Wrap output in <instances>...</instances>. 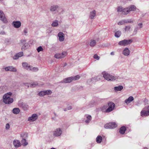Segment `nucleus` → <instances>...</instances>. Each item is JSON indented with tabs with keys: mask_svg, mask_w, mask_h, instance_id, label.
<instances>
[{
	"mask_svg": "<svg viewBox=\"0 0 149 149\" xmlns=\"http://www.w3.org/2000/svg\"><path fill=\"white\" fill-rule=\"evenodd\" d=\"M68 110H70L72 109V107L71 106H69L68 108Z\"/></svg>",
	"mask_w": 149,
	"mask_h": 149,
	"instance_id": "obj_54",
	"label": "nucleus"
},
{
	"mask_svg": "<svg viewBox=\"0 0 149 149\" xmlns=\"http://www.w3.org/2000/svg\"><path fill=\"white\" fill-rule=\"evenodd\" d=\"M121 34V31H118L115 32V36L116 38L119 37Z\"/></svg>",
	"mask_w": 149,
	"mask_h": 149,
	"instance_id": "obj_29",
	"label": "nucleus"
},
{
	"mask_svg": "<svg viewBox=\"0 0 149 149\" xmlns=\"http://www.w3.org/2000/svg\"><path fill=\"white\" fill-rule=\"evenodd\" d=\"M39 96H43L45 95V92L44 91H41L39 92L38 93Z\"/></svg>",
	"mask_w": 149,
	"mask_h": 149,
	"instance_id": "obj_41",
	"label": "nucleus"
},
{
	"mask_svg": "<svg viewBox=\"0 0 149 149\" xmlns=\"http://www.w3.org/2000/svg\"><path fill=\"white\" fill-rule=\"evenodd\" d=\"M96 14V11L95 10H94L90 12L89 17L91 19H93L95 17Z\"/></svg>",
	"mask_w": 149,
	"mask_h": 149,
	"instance_id": "obj_19",
	"label": "nucleus"
},
{
	"mask_svg": "<svg viewBox=\"0 0 149 149\" xmlns=\"http://www.w3.org/2000/svg\"><path fill=\"white\" fill-rule=\"evenodd\" d=\"M96 43L95 40H91L90 44V46L91 47H94Z\"/></svg>",
	"mask_w": 149,
	"mask_h": 149,
	"instance_id": "obj_31",
	"label": "nucleus"
},
{
	"mask_svg": "<svg viewBox=\"0 0 149 149\" xmlns=\"http://www.w3.org/2000/svg\"><path fill=\"white\" fill-rule=\"evenodd\" d=\"M21 22L19 21H13L12 22L13 25L15 28H18L21 26Z\"/></svg>",
	"mask_w": 149,
	"mask_h": 149,
	"instance_id": "obj_15",
	"label": "nucleus"
},
{
	"mask_svg": "<svg viewBox=\"0 0 149 149\" xmlns=\"http://www.w3.org/2000/svg\"><path fill=\"white\" fill-rule=\"evenodd\" d=\"M58 25V20H56L54 21L52 24V26L53 27L57 26Z\"/></svg>",
	"mask_w": 149,
	"mask_h": 149,
	"instance_id": "obj_30",
	"label": "nucleus"
},
{
	"mask_svg": "<svg viewBox=\"0 0 149 149\" xmlns=\"http://www.w3.org/2000/svg\"><path fill=\"white\" fill-rule=\"evenodd\" d=\"M0 19L4 23H6L8 22L4 14L1 10H0Z\"/></svg>",
	"mask_w": 149,
	"mask_h": 149,
	"instance_id": "obj_11",
	"label": "nucleus"
},
{
	"mask_svg": "<svg viewBox=\"0 0 149 149\" xmlns=\"http://www.w3.org/2000/svg\"><path fill=\"white\" fill-rule=\"evenodd\" d=\"M4 33V32L2 31V32H0V34H3Z\"/></svg>",
	"mask_w": 149,
	"mask_h": 149,
	"instance_id": "obj_58",
	"label": "nucleus"
},
{
	"mask_svg": "<svg viewBox=\"0 0 149 149\" xmlns=\"http://www.w3.org/2000/svg\"><path fill=\"white\" fill-rule=\"evenodd\" d=\"M19 57L22 56L23 55V52H20L17 54Z\"/></svg>",
	"mask_w": 149,
	"mask_h": 149,
	"instance_id": "obj_45",
	"label": "nucleus"
},
{
	"mask_svg": "<svg viewBox=\"0 0 149 149\" xmlns=\"http://www.w3.org/2000/svg\"><path fill=\"white\" fill-rule=\"evenodd\" d=\"M64 40V37H59V40L60 41H63Z\"/></svg>",
	"mask_w": 149,
	"mask_h": 149,
	"instance_id": "obj_48",
	"label": "nucleus"
},
{
	"mask_svg": "<svg viewBox=\"0 0 149 149\" xmlns=\"http://www.w3.org/2000/svg\"><path fill=\"white\" fill-rule=\"evenodd\" d=\"M132 42V39L124 40L119 42L118 44L120 46H126L130 44Z\"/></svg>",
	"mask_w": 149,
	"mask_h": 149,
	"instance_id": "obj_6",
	"label": "nucleus"
},
{
	"mask_svg": "<svg viewBox=\"0 0 149 149\" xmlns=\"http://www.w3.org/2000/svg\"><path fill=\"white\" fill-rule=\"evenodd\" d=\"M20 110L19 108H14L12 110L13 113L15 114H18L20 112Z\"/></svg>",
	"mask_w": 149,
	"mask_h": 149,
	"instance_id": "obj_24",
	"label": "nucleus"
},
{
	"mask_svg": "<svg viewBox=\"0 0 149 149\" xmlns=\"http://www.w3.org/2000/svg\"><path fill=\"white\" fill-rule=\"evenodd\" d=\"M39 70L38 68L37 67H32L31 71L36 72L38 71Z\"/></svg>",
	"mask_w": 149,
	"mask_h": 149,
	"instance_id": "obj_38",
	"label": "nucleus"
},
{
	"mask_svg": "<svg viewBox=\"0 0 149 149\" xmlns=\"http://www.w3.org/2000/svg\"><path fill=\"white\" fill-rule=\"evenodd\" d=\"M147 101V100H144V102H146L147 101Z\"/></svg>",
	"mask_w": 149,
	"mask_h": 149,
	"instance_id": "obj_60",
	"label": "nucleus"
},
{
	"mask_svg": "<svg viewBox=\"0 0 149 149\" xmlns=\"http://www.w3.org/2000/svg\"><path fill=\"white\" fill-rule=\"evenodd\" d=\"M123 54L125 56H129L130 53V51L127 48H125L123 51Z\"/></svg>",
	"mask_w": 149,
	"mask_h": 149,
	"instance_id": "obj_17",
	"label": "nucleus"
},
{
	"mask_svg": "<svg viewBox=\"0 0 149 149\" xmlns=\"http://www.w3.org/2000/svg\"><path fill=\"white\" fill-rule=\"evenodd\" d=\"M138 30V27H136L134 31V33H135V34H136V32Z\"/></svg>",
	"mask_w": 149,
	"mask_h": 149,
	"instance_id": "obj_52",
	"label": "nucleus"
},
{
	"mask_svg": "<svg viewBox=\"0 0 149 149\" xmlns=\"http://www.w3.org/2000/svg\"><path fill=\"white\" fill-rule=\"evenodd\" d=\"M10 66H8L6 67L5 68V70L6 71H10Z\"/></svg>",
	"mask_w": 149,
	"mask_h": 149,
	"instance_id": "obj_51",
	"label": "nucleus"
},
{
	"mask_svg": "<svg viewBox=\"0 0 149 149\" xmlns=\"http://www.w3.org/2000/svg\"><path fill=\"white\" fill-rule=\"evenodd\" d=\"M66 52H63L62 53H57L55 54L54 57L56 58H63L67 55Z\"/></svg>",
	"mask_w": 149,
	"mask_h": 149,
	"instance_id": "obj_10",
	"label": "nucleus"
},
{
	"mask_svg": "<svg viewBox=\"0 0 149 149\" xmlns=\"http://www.w3.org/2000/svg\"><path fill=\"white\" fill-rule=\"evenodd\" d=\"M12 93L10 92L5 94L3 97V101L6 104H10L13 101V98L10 97L12 96Z\"/></svg>",
	"mask_w": 149,
	"mask_h": 149,
	"instance_id": "obj_1",
	"label": "nucleus"
},
{
	"mask_svg": "<svg viewBox=\"0 0 149 149\" xmlns=\"http://www.w3.org/2000/svg\"><path fill=\"white\" fill-rule=\"evenodd\" d=\"M50 149H56L55 148H51Z\"/></svg>",
	"mask_w": 149,
	"mask_h": 149,
	"instance_id": "obj_59",
	"label": "nucleus"
},
{
	"mask_svg": "<svg viewBox=\"0 0 149 149\" xmlns=\"http://www.w3.org/2000/svg\"><path fill=\"white\" fill-rule=\"evenodd\" d=\"M19 58V57L16 54H15L14 56H13V59L14 60H16L18 59Z\"/></svg>",
	"mask_w": 149,
	"mask_h": 149,
	"instance_id": "obj_46",
	"label": "nucleus"
},
{
	"mask_svg": "<svg viewBox=\"0 0 149 149\" xmlns=\"http://www.w3.org/2000/svg\"><path fill=\"white\" fill-rule=\"evenodd\" d=\"M126 130V127L125 126H123L120 128V129L119 132L120 134H123L125 133Z\"/></svg>",
	"mask_w": 149,
	"mask_h": 149,
	"instance_id": "obj_21",
	"label": "nucleus"
},
{
	"mask_svg": "<svg viewBox=\"0 0 149 149\" xmlns=\"http://www.w3.org/2000/svg\"><path fill=\"white\" fill-rule=\"evenodd\" d=\"M38 116L36 114H33L29 118L28 120L30 121H35L38 118Z\"/></svg>",
	"mask_w": 149,
	"mask_h": 149,
	"instance_id": "obj_13",
	"label": "nucleus"
},
{
	"mask_svg": "<svg viewBox=\"0 0 149 149\" xmlns=\"http://www.w3.org/2000/svg\"><path fill=\"white\" fill-rule=\"evenodd\" d=\"M99 77H94L93 78L91 79H90L88 80L87 81V82L89 84H90L92 82H94L95 81H99L100 79V78H98H98Z\"/></svg>",
	"mask_w": 149,
	"mask_h": 149,
	"instance_id": "obj_16",
	"label": "nucleus"
},
{
	"mask_svg": "<svg viewBox=\"0 0 149 149\" xmlns=\"http://www.w3.org/2000/svg\"><path fill=\"white\" fill-rule=\"evenodd\" d=\"M125 23H132L133 21L131 20V19H124Z\"/></svg>",
	"mask_w": 149,
	"mask_h": 149,
	"instance_id": "obj_33",
	"label": "nucleus"
},
{
	"mask_svg": "<svg viewBox=\"0 0 149 149\" xmlns=\"http://www.w3.org/2000/svg\"><path fill=\"white\" fill-rule=\"evenodd\" d=\"M117 126V124L115 123H110L106 124L104 126V127L106 129H113Z\"/></svg>",
	"mask_w": 149,
	"mask_h": 149,
	"instance_id": "obj_7",
	"label": "nucleus"
},
{
	"mask_svg": "<svg viewBox=\"0 0 149 149\" xmlns=\"http://www.w3.org/2000/svg\"><path fill=\"white\" fill-rule=\"evenodd\" d=\"M118 12H122L123 15H127L129 13L128 7L123 8L119 6L117 8Z\"/></svg>",
	"mask_w": 149,
	"mask_h": 149,
	"instance_id": "obj_5",
	"label": "nucleus"
},
{
	"mask_svg": "<svg viewBox=\"0 0 149 149\" xmlns=\"http://www.w3.org/2000/svg\"><path fill=\"white\" fill-rule=\"evenodd\" d=\"M54 115H55V116H56V113H54Z\"/></svg>",
	"mask_w": 149,
	"mask_h": 149,
	"instance_id": "obj_61",
	"label": "nucleus"
},
{
	"mask_svg": "<svg viewBox=\"0 0 149 149\" xmlns=\"http://www.w3.org/2000/svg\"><path fill=\"white\" fill-rule=\"evenodd\" d=\"M93 58L94 59H96L97 60H99L100 58V57L96 54H95L94 55Z\"/></svg>",
	"mask_w": 149,
	"mask_h": 149,
	"instance_id": "obj_44",
	"label": "nucleus"
},
{
	"mask_svg": "<svg viewBox=\"0 0 149 149\" xmlns=\"http://www.w3.org/2000/svg\"><path fill=\"white\" fill-rule=\"evenodd\" d=\"M28 63L26 62H23L22 63V65L23 68L25 69H27L29 65Z\"/></svg>",
	"mask_w": 149,
	"mask_h": 149,
	"instance_id": "obj_27",
	"label": "nucleus"
},
{
	"mask_svg": "<svg viewBox=\"0 0 149 149\" xmlns=\"http://www.w3.org/2000/svg\"><path fill=\"white\" fill-rule=\"evenodd\" d=\"M13 144L14 146L17 148L21 146L20 142L18 140H15L13 142Z\"/></svg>",
	"mask_w": 149,
	"mask_h": 149,
	"instance_id": "obj_18",
	"label": "nucleus"
},
{
	"mask_svg": "<svg viewBox=\"0 0 149 149\" xmlns=\"http://www.w3.org/2000/svg\"><path fill=\"white\" fill-rule=\"evenodd\" d=\"M127 7L128 8V9L129 13L130 11H134L135 10H136V11L137 12L139 11V9H138L136 8V7L134 5H131Z\"/></svg>",
	"mask_w": 149,
	"mask_h": 149,
	"instance_id": "obj_12",
	"label": "nucleus"
},
{
	"mask_svg": "<svg viewBox=\"0 0 149 149\" xmlns=\"http://www.w3.org/2000/svg\"><path fill=\"white\" fill-rule=\"evenodd\" d=\"M134 100L133 97L132 96H131L129 97L128 99L125 100V102L127 104H128L133 101Z\"/></svg>",
	"mask_w": 149,
	"mask_h": 149,
	"instance_id": "obj_20",
	"label": "nucleus"
},
{
	"mask_svg": "<svg viewBox=\"0 0 149 149\" xmlns=\"http://www.w3.org/2000/svg\"><path fill=\"white\" fill-rule=\"evenodd\" d=\"M110 54L111 55H114V53L113 52H112Z\"/></svg>",
	"mask_w": 149,
	"mask_h": 149,
	"instance_id": "obj_55",
	"label": "nucleus"
},
{
	"mask_svg": "<svg viewBox=\"0 0 149 149\" xmlns=\"http://www.w3.org/2000/svg\"><path fill=\"white\" fill-rule=\"evenodd\" d=\"M23 35H25L26 36V34L27 33V29H24V30L23 31Z\"/></svg>",
	"mask_w": 149,
	"mask_h": 149,
	"instance_id": "obj_47",
	"label": "nucleus"
},
{
	"mask_svg": "<svg viewBox=\"0 0 149 149\" xmlns=\"http://www.w3.org/2000/svg\"><path fill=\"white\" fill-rule=\"evenodd\" d=\"M10 126L9 123H7L6 124V128L7 130L9 129L10 128Z\"/></svg>",
	"mask_w": 149,
	"mask_h": 149,
	"instance_id": "obj_50",
	"label": "nucleus"
},
{
	"mask_svg": "<svg viewBox=\"0 0 149 149\" xmlns=\"http://www.w3.org/2000/svg\"><path fill=\"white\" fill-rule=\"evenodd\" d=\"M68 110V108H65L64 109V110L65 111H67Z\"/></svg>",
	"mask_w": 149,
	"mask_h": 149,
	"instance_id": "obj_57",
	"label": "nucleus"
},
{
	"mask_svg": "<svg viewBox=\"0 0 149 149\" xmlns=\"http://www.w3.org/2000/svg\"><path fill=\"white\" fill-rule=\"evenodd\" d=\"M26 40H20V43L22 45L24 46L25 45V44L26 43Z\"/></svg>",
	"mask_w": 149,
	"mask_h": 149,
	"instance_id": "obj_37",
	"label": "nucleus"
},
{
	"mask_svg": "<svg viewBox=\"0 0 149 149\" xmlns=\"http://www.w3.org/2000/svg\"><path fill=\"white\" fill-rule=\"evenodd\" d=\"M138 25L140 26V28H141L142 27V23H140L138 24Z\"/></svg>",
	"mask_w": 149,
	"mask_h": 149,
	"instance_id": "obj_53",
	"label": "nucleus"
},
{
	"mask_svg": "<svg viewBox=\"0 0 149 149\" xmlns=\"http://www.w3.org/2000/svg\"><path fill=\"white\" fill-rule=\"evenodd\" d=\"M87 120L85 121V122L87 123H88L91 120V117L90 115H88L87 117Z\"/></svg>",
	"mask_w": 149,
	"mask_h": 149,
	"instance_id": "obj_32",
	"label": "nucleus"
},
{
	"mask_svg": "<svg viewBox=\"0 0 149 149\" xmlns=\"http://www.w3.org/2000/svg\"><path fill=\"white\" fill-rule=\"evenodd\" d=\"M67 65V63H65L63 65V67H65Z\"/></svg>",
	"mask_w": 149,
	"mask_h": 149,
	"instance_id": "obj_56",
	"label": "nucleus"
},
{
	"mask_svg": "<svg viewBox=\"0 0 149 149\" xmlns=\"http://www.w3.org/2000/svg\"><path fill=\"white\" fill-rule=\"evenodd\" d=\"M80 78V76L77 75L75 76L68 77L64 79L63 81H61V83H69L71 82L72 80H77Z\"/></svg>",
	"mask_w": 149,
	"mask_h": 149,
	"instance_id": "obj_2",
	"label": "nucleus"
},
{
	"mask_svg": "<svg viewBox=\"0 0 149 149\" xmlns=\"http://www.w3.org/2000/svg\"><path fill=\"white\" fill-rule=\"evenodd\" d=\"M29 47V43L26 42L24 46H22L21 49L22 50H24L27 49Z\"/></svg>",
	"mask_w": 149,
	"mask_h": 149,
	"instance_id": "obj_26",
	"label": "nucleus"
},
{
	"mask_svg": "<svg viewBox=\"0 0 149 149\" xmlns=\"http://www.w3.org/2000/svg\"><path fill=\"white\" fill-rule=\"evenodd\" d=\"M123 87L122 86H115L114 87V89L116 91H120L122 90Z\"/></svg>",
	"mask_w": 149,
	"mask_h": 149,
	"instance_id": "obj_23",
	"label": "nucleus"
},
{
	"mask_svg": "<svg viewBox=\"0 0 149 149\" xmlns=\"http://www.w3.org/2000/svg\"><path fill=\"white\" fill-rule=\"evenodd\" d=\"M58 8V5L52 6L50 8V10L52 12L56 11Z\"/></svg>",
	"mask_w": 149,
	"mask_h": 149,
	"instance_id": "obj_22",
	"label": "nucleus"
},
{
	"mask_svg": "<svg viewBox=\"0 0 149 149\" xmlns=\"http://www.w3.org/2000/svg\"><path fill=\"white\" fill-rule=\"evenodd\" d=\"M108 104L109 107L105 111V112L107 113L109 112L113 111L115 106V104L112 102L108 103Z\"/></svg>",
	"mask_w": 149,
	"mask_h": 149,
	"instance_id": "obj_8",
	"label": "nucleus"
},
{
	"mask_svg": "<svg viewBox=\"0 0 149 149\" xmlns=\"http://www.w3.org/2000/svg\"><path fill=\"white\" fill-rule=\"evenodd\" d=\"M32 67L33 66H32L29 65V67L27 68L28 69H27L26 70H28L31 71Z\"/></svg>",
	"mask_w": 149,
	"mask_h": 149,
	"instance_id": "obj_49",
	"label": "nucleus"
},
{
	"mask_svg": "<svg viewBox=\"0 0 149 149\" xmlns=\"http://www.w3.org/2000/svg\"><path fill=\"white\" fill-rule=\"evenodd\" d=\"M21 136L22 139L21 140L22 145L24 146H26L28 144L26 139L28 137L27 134L25 133H22L21 134Z\"/></svg>",
	"mask_w": 149,
	"mask_h": 149,
	"instance_id": "obj_4",
	"label": "nucleus"
},
{
	"mask_svg": "<svg viewBox=\"0 0 149 149\" xmlns=\"http://www.w3.org/2000/svg\"><path fill=\"white\" fill-rule=\"evenodd\" d=\"M43 50V48L41 46L39 47L37 49V50L38 52H39L40 51H42Z\"/></svg>",
	"mask_w": 149,
	"mask_h": 149,
	"instance_id": "obj_39",
	"label": "nucleus"
},
{
	"mask_svg": "<svg viewBox=\"0 0 149 149\" xmlns=\"http://www.w3.org/2000/svg\"><path fill=\"white\" fill-rule=\"evenodd\" d=\"M38 85V83L37 82H34L31 84V86L32 87H35Z\"/></svg>",
	"mask_w": 149,
	"mask_h": 149,
	"instance_id": "obj_42",
	"label": "nucleus"
},
{
	"mask_svg": "<svg viewBox=\"0 0 149 149\" xmlns=\"http://www.w3.org/2000/svg\"><path fill=\"white\" fill-rule=\"evenodd\" d=\"M147 111L142 110L141 112V116H147L149 115V106L147 108Z\"/></svg>",
	"mask_w": 149,
	"mask_h": 149,
	"instance_id": "obj_14",
	"label": "nucleus"
},
{
	"mask_svg": "<svg viewBox=\"0 0 149 149\" xmlns=\"http://www.w3.org/2000/svg\"><path fill=\"white\" fill-rule=\"evenodd\" d=\"M102 74H103V77L107 81H114L117 79L116 77L108 73L104 72H102Z\"/></svg>",
	"mask_w": 149,
	"mask_h": 149,
	"instance_id": "obj_3",
	"label": "nucleus"
},
{
	"mask_svg": "<svg viewBox=\"0 0 149 149\" xmlns=\"http://www.w3.org/2000/svg\"><path fill=\"white\" fill-rule=\"evenodd\" d=\"M62 133V129L60 128H57L53 132V135L55 137H58L60 136Z\"/></svg>",
	"mask_w": 149,
	"mask_h": 149,
	"instance_id": "obj_9",
	"label": "nucleus"
},
{
	"mask_svg": "<svg viewBox=\"0 0 149 149\" xmlns=\"http://www.w3.org/2000/svg\"><path fill=\"white\" fill-rule=\"evenodd\" d=\"M96 142L98 143H100L102 140V137L101 136H98L96 139Z\"/></svg>",
	"mask_w": 149,
	"mask_h": 149,
	"instance_id": "obj_28",
	"label": "nucleus"
},
{
	"mask_svg": "<svg viewBox=\"0 0 149 149\" xmlns=\"http://www.w3.org/2000/svg\"><path fill=\"white\" fill-rule=\"evenodd\" d=\"M21 107L23 110H25L27 109L28 105L25 103H22L20 105Z\"/></svg>",
	"mask_w": 149,
	"mask_h": 149,
	"instance_id": "obj_25",
	"label": "nucleus"
},
{
	"mask_svg": "<svg viewBox=\"0 0 149 149\" xmlns=\"http://www.w3.org/2000/svg\"><path fill=\"white\" fill-rule=\"evenodd\" d=\"M45 94V95H50L52 93V91L50 90H47L44 91Z\"/></svg>",
	"mask_w": 149,
	"mask_h": 149,
	"instance_id": "obj_34",
	"label": "nucleus"
},
{
	"mask_svg": "<svg viewBox=\"0 0 149 149\" xmlns=\"http://www.w3.org/2000/svg\"><path fill=\"white\" fill-rule=\"evenodd\" d=\"M10 71L15 72L17 71V69L13 66H10Z\"/></svg>",
	"mask_w": 149,
	"mask_h": 149,
	"instance_id": "obj_35",
	"label": "nucleus"
},
{
	"mask_svg": "<svg viewBox=\"0 0 149 149\" xmlns=\"http://www.w3.org/2000/svg\"><path fill=\"white\" fill-rule=\"evenodd\" d=\"M124 24H125L124 19L121 20L118 23V24L119 25H123Z\"/></svg>",
	"mask_w": 149,
	"mask_h": 149,
	"instance_id": "obj_40",
	"label": "nucleus"
},
{
	"mask_svg": "<svg viewBox=\"0 0 149 149\" xmlns=\"http://www.w3.org/2000/svg\"><path fill=\"white\" fill-rule=\"evenodd\" d=\"M58 36L59 37H63L64 36V34L63 33L60 32L58 33Z\"/></svg>",
	"mask_w": 149,
	"mask_h": 149,
	"instance_id": "obj_43",
	"label": "nucleus"
},
{
	"mask_svg": "<svg viewBox=\"0 0 149 149\" xmlns=\"http://www.w3.org/2000/svg\"><path fill=\"white\" fill-rule=\"evenodd\" d=\"M131 29V26L128 25L125 26V31H128L130 30Z\"/></svg>",
	"mask_w": 149,
	"mask_h": 149,
	"instance_id": "obj_36",
	"label": "nucleus"
},
{
	"mask_svg": "<svg viewBox=\"0 0 149 149\" xmlns=\"http://www.w3.org/2000/svg\"><path fill=\"white\" fill-rule=\"evenodd\" d=\"M144 149H147V147H145V148H144Z\"/></svg>",
	"mask_w": 149,
	"mask_h": 149,
	"instance_id": "obj_62",
	"label": "nucleus"
}]
</instances>
